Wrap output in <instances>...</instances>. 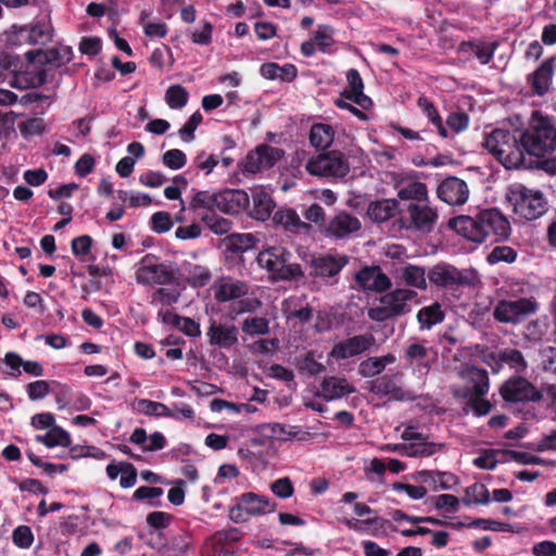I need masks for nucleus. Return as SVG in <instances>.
Here are the masks:
<instances>
[{"label":"nucleus","mask_w":556,"mask_h":556,"mask_svg":"<svg viewBox=\"0 0 556 556\" xmlns=\"http://www.w3.org/2000/svg\"><path fill=\"white\" fill-rule=\"evenodd\" d=\"M452 226L468 240L479 243L489 238L505 240L510 233L509 222L497 208L484 210L475 217L458 216L452 220Z\"/></svg>","instance_id":"f257e3e1"},{"label":"nucleus","mask_w":556,"mask_h":556,"mask_svg":"<svg viewBox=\"0 0 556 556\" xmlns=\"http://www.w3.org/2000/svg\"><path fill=\"white\" fill-rule=\"evenodd\" d=\"M458 377L467 386L463 389H455L454 395L467 399V406L477 416H484L490 413L492 405L483 396L489 391V375L485 369L478 368L470 364H463L457 368Z\"/></svg>","instance_id":"f03ea898"},{"label":"nucleus","mask_w":556,"mask_h":556,"mask_svg":"<svg viewBox=\"0 0 556 556\" xmlns=\"http://www.w3.org/2000/svg\"><path fill=\"white\" fill-rule=\"evenodd\" d=\"M525 152L544 157L556 150V127L553 121L539 111H534L527 127L520 131Z\"/></svg>","instance_id":"7ed1b4c3"},{"label":"nucleus","mask_w":556,"mask_h":556,"mask_svg":"<svg viewBox=\"0 0 556 556\" xmlns=\"http://www.w3.org/2000/svg\"><path fill=\"white\" fill-rule=\"evenodd\" d=\"M485 149L507 169H517L525 165L526 152L521 144L520 131L494 129L486 135Z\"/></svg>","instance_id":"20e7f679"},{"label":"nucleus","mask_w":556,"mask_h":556,"mask_svg":"<svg viewBox=\"0 0 556 556\" xmlns=\"http://www.w3.org/2000/svg\"><path fill=\"white\" fill-rule=\"evenodd\" d=\"M417 292L412 289H390L380 296L379 305L368 308L367 315L378 323L406 315L412 311L410 303L417 302Z\"/></svg>","instance_id":"39448f33"},{"label":"nucleus","mask_w":556,"mask_h":556,"mask_svg":"<svg viewBox=\"0 0 556 556\" xmlns=\"http://www.w3.org/2000/svg\"><path fill=\"white\" fill-rule=\"evenodd\" d=\"M291 254L282 247H270L262 250L256 262L265 269L273 280H298L304 277L301 265L290 262Z\"/></svg>","instance_id":"423d86ee"},{"label":"nucleus","mask_w":556,"mask_h":556,"mask_svg":"<svg viewBox=\"0 0 556 556\" xmlns=\"http://www.w3.org/2000/svg\"><path fill=\"white\" fill-rule=\"evenodd\" d=\"M507 200L511 204L514 213L526 220H534L546 211V201L543 193L523 186L511 188L507 194Z\"/></svg>","instance_id":"0eeeda50"},{"label":"nucleus","mask_w":556,"mask_h":556,"mask_svg":"<svg viewBox=\"0 0 556 556\" xmlns=\"http://www.w3.org/2000/svg\"><path fill=\"white\" fill-rule=\"evenodd\" d=\"M540 304L534 296L500 300L493 308V318L506 325H519L527 317L534 315Z\"/></svg>","instance_id":"6e6552de"},{"label":"nucleus","mask_w":556,"mask_h":556,"mask_svg":"<svg viewBox=\"0 0 556 556\" xmlns=\"http://www.w3.org/2000/svg\"><path fill=\"white\" fill-rule=\"evenodd\" d=\"M277 504L270 498L253 492H247L237 498V504L229 509L233 522L248 521L251 517L262 516L276 510Z\"/></svg>","instance_id":"1a4fd4ad"},{"label":"nucleus","mask_w":556,"mask_h":556,"mask_svg":"<svg viewBox=\"0 0 556 556\" xmlns=\"http://www.w3.org/2000/svg\"><path fill=\"white\" fill-rule=\"evenodd\" d=\"M14 75L10 83L12 87L17 89L35 88L47 81V73L45 70L20 72V59L15 55L2 52L0 53V77Z\"/></svg>","instance_id":"9d476101"},{"label":"nucleus","mask_w":556,"mask_h":556,"mask_svg":"<svg viewBox=\"0 0 556 556\" xmlns=\"http://www.w3.org/2000/svg\"><path fill=\"white\" fill-rule=\"evenodd\" d=\"M428 279L431 283L442 288L475 286L479 276L475 269H457L456 267L439 263L428 270Z\"/></svg>","instance_id":"9b49d317"},{"label":"nucleus","mask_w":556,"mask_h":556,"mask_svg":"<svg viewBox=\"0 0 556 556\" xmlns=\"http://www.w3.org/2000/svg\"><path fill=\"white\" fill-rule=\"evenodd\" d=\"M438 218L437 208L426 200L410 202L400 220L405 229L429 233L434 229Z\"/></svg>","instance_id":"f8f14e48"},{"label":"nucleus","mask_w":556,"mask_h":556,"mask_svg":"<svg viewBox=\"0 0 556 556\" xmlns=\"http://www.w3.org/2000/svg\"><path fill=\"white\" fill-rule=\"evenodd\" d=\"M349 256L343 254H324L309 261V276L320 279L327 286L339 282L341 270L349 264Z\"/></svg>","instance_id":"ddd939ff"},{"label":"nucleus","mask_w":556,"mask_h":556,"mask_svg":"<svg viewBox=\"0 0 556 556\" xmlns=\"http://www.w3.org/2000/svg\"><path fill=\"white\" fill-rule=\"evenodd\" d=\"M306 170L319 177H344L349 170V163L339 151L323 153L312 157L305 165Z\"/></svg>","instance_id":"4468645a"},{"label":"nucleus","mask_w":556,"mask_h":556,"mask_svg":"<svg viewBox=\"0 0 556 556\" xmlns=\"http://www.w3.org/2000/svg\"><path fill=\"white\" fill-rule=\"evenodd\" d=\"M391 275L395 283L404 289L425 291L428 288V271L422 266L407 262L392 264Z\"/></svg>","instance_id":"2eb2a0df"},{"label":"nucleus","mask_w":556,"mask_h":556,"mask_svg":"<svg viewBox=\"0 0 556 556\" xmlns=\"http://www.w3.org/2000/svg\"><path fill=\"white\" fill-rule=\"evenodd\" d=\"M356 289L364 292L383 293L391 289L392 278L378 265H365L354 274Z\"/></svg>","instance_id":"dca6fc26"},{"label":"nucleus","mask_w":556,"mask_h":556,"mask_svg":"<svg viewBox=\"0 0 556 556\" xmlns=\"http://www.w3.org/2000/svg\"><path fill=\"white\" fill-rule=\"evenodd\" d=\"M500 393L507 402H540L543 397L542 392L522 377L507 380Z\"/></svg>","instance_id":"f3484780"},{"label":"nucleus","mask_w":556,"mask_h":556,"mask_svg":"<svg viewBox=\"0 0 556 556\" xmlns=\"http://www.w3.org/2000/svg\"><path fill=\"white\" fill-rule=\"evenodd\" d=\"M136 280L147 286H164L172 283L175 276L165 264L153 263L149 257H144L136 270Z\"/></svg>","instance_id":"a211bd4d"},{"label":"nucleus","mask_w":556,"mask_h":556,"mask_svg":"<svg viewBox=\"0 0 556 556\" xmlns=\"http://www.w3.org/2000/svg\"><path fill=\"white\" fill-rule=\"evenodd\" d=\"M375 344L370 333L358 334L336 343L329 353L334 359H345L368 351Z\"/></svg>","instance_id":"6ab92c4d"},{"label":"nucleus","mask_w":556,"mask_h":556,"mask_svg":"<svg viewBox=\"0 0 556 556\" xmlns=\"http://www.w3.org/2000/svg\"><path fill=\"white\" fill-rule=\"evenodd\" d=\"M283 155L280 149L261 146L255 151L250 152L245 159L244 169L255 174L274 166Z\"/></svg>","instance_id":"aec40b11"},{"label":"nucleus","mask_w":556,"mask_h":556,"mask_svg":"<svg viewBox=\"0 0 556 556\" xmlns=\"http://www.w3.org/2000/svg\"><path fill=\"white\" fill-rule=\"evenodd\" d=\"M437 193L440 200L450 205H463L469 198V188L465 180L451 176L438 186Z\"/></svg>","instance_id":"412c9836"},{"label":"nucleus","mask_w":556,"mask_h":556,"mask_svg":"<svg viewBox=\"0 0 556 556\" xmlns=\"http://www.w3.org/2000/svg\"><path fill=\"white\" fill-rule=\"evenodd\" d=\"M250 198L244 190L225 189L216 193V210L226 214H238L249 205Z\"/></svg>","instance_id":"4be33fe9"},{"label":"nucleus","mask_w":556,"mask_h":556,"mask_svg":"<svg viewBox=\"0 0 556 556\" xmlns=\"http://www.w3.org/2000/svg\"><path fill=\"white\" fill-rule=\"evenodd\" d=\"M206 336L211 345L230 349L238 343L239 329L235 325L222 324L211 319Z\"/></svg>","instance_id":"5701e85b"},{"label":"nucleus","mask_w":556,"mask_h":556,"mask_svg":"<svg viewBox=\"0 0 556 556\" xmlns=\"http://www.w3.org/2000/svg\"><path fill=\"white\" fill-rule=\"evenodd\" d=\"M26 55L33 63L60 67L72 60L73 51L70 47L63 46L35 52L29 51Z\"/></svg>","instance_id":"b1692460"},{"label":"nucleus","mask_w":556,"mask_h":556,"mask_svg":"<svg viewBox=\"0 0 556 556\" xmlns=\"http://www.w3.org/2000/svg\"><path fill=\"white\" fill-rule=\"evenodd\" d=\"M355 391L354 386L346 378L329 376L323 379L317 395L329 402L342 399Z\"/></svg>","instance_id":"393cba45"},{"label":"nucleus","mask_w":556,"mask_h":556,"mask_svg":"<svg viewBox=\"0 0 556 556\" xmlns=\"http://www.w3.org/2000/svg\"><path fill=\"white\" fill-rule=\"evenodd\" d=\"M361 229V222L357 217L346 213L340 212L334 215L326 227L328 236L337 239H343Z\"/></svg>","instance_id":"a878e982"},{"label":"nucleus","mask_w":556,"mask_h":556,"mask_svg":"<svg viewBox=\"0 0 556 556\" xmlns=\"http://www.w3.org/2000/svg\"><path fill=\"white\" fill-rule=\"evenodd\" d=\"M214 295L218 302H228L242 298L248 294L249 286L247 282L231 277H224L214 283Z\"/></svg>","instance_id":"bb28decb"},{"label":"nucleus","mask_w":556,"mask_h":556,"mask_svg":"<svg viewBox=\"0 0 556 556\" xmlns=\"http://www.w3.org/2000/svg\"><path fill=\"white\" fill-rule=\"evenodd\" d=\"M404 357L409 363H416L418 370L428 374L432 364L437 361V352L422 343L414 342L407 345Z\"/></svg>","instance_id":"cd10ccee"},{"label":"nucleus","mask_w":556,"mask_h":556,"mask_svg":"<svg viewBox=\"0 0 556 556\" xmlns=\"http://www.w3.org/2000/svg\"><path fill=\"white\" fill-rule=\"evenodd\" d=\"M349 88L342 92L345 99H349L359 105L363 110H367L371 105V100L364 94V84L358 71L351 68L346 73Z\"/></svg>","instance_id":"c85d7f7f"},{"label":"nucleus","mask_w":556,"mask_h":556,"mask_svg":"<svg viewBox=\"0 0 556 556\" xmlns=\"http://www.w3.org/2000/svg\"><path fill=\"white\" fill-rule=\"evenodd\" d=\"M18 43L43 45L52 39V28L47 23L20 27L15 34Z\"/></svg>","instance_id":"c756f323"},{"label":"nucleus","mask_w":556,"mask_h":556,"mask_svg":"<svg viewBox=\"0 0 556 556\" xmlns=\"http://www.w3.org/2000/svg\"><path fill=\"white\" fill-rule=\"evenodd\" d=\"M399 212V203L394 199L372 201L367 207V215L375 223L388 222Z\"/></svg>","instance_id":"7c9ffc66"},{"label":"nucleus","mask_w":556,"mask_h":556,"mask_svg":"<svg viewBox=\"0 0 556 556\" xmlns=\"http://www.w3.org/2000/svg\"><path fill=\"white\" fill-rule=\"evenodd\" d=\"M253 207L249 212V215L257 220H266L270 217L275 202L273 201L269 193L263 189H254L252 191Z\"/></svg>","instance_id":"2f4dec72"},{"label":"nucleus","mask_w":556,"mask_h":556,"mask_svg":"<svg viewBox=\"0 0 556 556\" xmlns=\"http://www.w3.org/2000/svg\"><path fill=\"white\" fill-rule=\"evenodd\" d=\"M396 361L393 354H387L380 357H368L361 362L358 374L364 378H371L381 374L386 367Z\"/></svg>","instance_id":"473e14b6"},{"label":"nucleus","mask_w":556,"mask_h":556,"mask_svg":"<svg viewBox=\"0 0 556 556\" xmlns=\"http://www.w3.org/2000/svg\"><path fill=\"white\" fill-rule=\"evenodd\" d=\"M334 138V129L328 124H314L309 131L311 144L317 150H326Z\"/></svg>","instance_id":"72a5a7b5"},{"label":"nucleus","mask_w":556,"mask_h":556,"mask_svg":"<svg viewBox=\"0 0 556 556\" xmlns=\"http://www.w3.org/2000/svg\"><path fill=\"white\" fill-rule=\"evenodd\" d=\"M397 197L412 202L428 200V190L425 184L415 180L402 182L397 187Z\"/></svg>","instance_id":"f704fd0d"},{"label":"nucleus","mask_w":556,"mask_h":556,"mask_svg":"<svg viewBox=\"0 0 556 556\" xmlns=\"http://www.w3.org/2000/svg\"><path fill=\"white\" fill-rule=\"evenodd\" d=\"M443 447V444L435 443L428 440V437L425 434L424 440H417L414 442L407 443V457H428L437 452H439Z\"/></svg>","instance_id":"c9c22d12"},{"label":"nucleus","mask_w":556,"mask_h":556,"mask_svg":"<svg viewBox=\"0 0 556 556\" xmlns=\"http://www.w3.org/2000/svg\"><path fill=\"white\" fill-rule=\"evenodd\" d=\"M553 75L552 61H544L532 75V87L538 94H544L551 85Z\"/></svg>","instance_id":"e433bc0d"},{"label":"nucleus","mask_w":556,"mask_h":556,"mask_svg":"<svg viewBox=\"0 0 556 556\" xmlns=\"http://www.w3.org/2000/svg\"><path fill=\"white\" fill-rule=\"evenodd\" d=\"M444 313L439 303L422 307L417 314V320L421 329H430L432 326L442 323Z\"/></svg>","instance_id":"4c0bfd02"},{"label":"nucleus","mask_w":556,"mask_h":556,"mask_svg":"<svg viewBox=\"0 0 556 556\" xmlns=\"http://www.w3.org/2000/svg\"><path fill=\"white\" fill-rule=\"evenodd\" d=\"M273 219L277 225H281L285 229L290 231H299L300 229L308 228V225L302 222L293 210H280L275 213Z\"/></svg>","instance_id":"58836bf2"},{"label":"nucleus","mask_w":556,"mask_h":556,"mask_svg":"<svg viewBox=\"0 0 556 556\" xmlns=\"http://www.w3.org/2000/svg\"><path fill=\"white\" fill-rule=\"evenodd\" d=\"M36 441L45 444L47 447H67L72 443L68 432L60 427H52L46 434L37 435Z\"/></svg>","instance_id":"ea45409f"},{"label":"nucleus","mask_w":556,"mask_h":556,"mask_svg":"<svg viewBox=\"0 0 556 556\" xmlns=\"http://www.w3.org/2000/svg\"><path fill=\"white\" fill-rule=\"evenodd\" d=\"M549 319L547 316L538 317L529 321L525 327V337L529 341L539 342L548 332Z\"/></svg>","instance_id":"a19ab883"},{"label":"nucleus","mask_w":556,"mask_h":556,"mask_svg":"<svg viewBox=\"0 0 556 556\" xmlns=\"http://www.w3.org/2000/svg\"><path fill=\"white\" fill-rule=\"evenodd\" d=\"M490 502V494L486 486L482 483H473L465 490L463 503L465 505H484Z\"/></svg>","instance_id":"79ce46f5"},{"label":"nucleus","mask_w":556,"mask_h":556,"mask_svg":"<svg viewBox=\"0 0 556 556\" xmlns=\"http://www.w3.org/2000/svg\"><path fill=\"white\" fill-rule=\"evenodd\" d=\"M189 99V93L181 85H172L165 92V101L173 110L182 109Z\"/></svg>","instance_id":"37998d69"},{"label":"nucleus","mask_w":556,"mask_h":556,"mask_svg":"<svg viewBox=\"0 0 556 556\" xmlns=\"http://www.w3.org/2000/svg\"><path fill=\"white\" fill-rule=\"evenodd\" d=\"M180 298V292L176 288H159L151 295V305L169 306L176 303Z\"/></svg>","instance_id":"c03bdc74"},{"label":"nucleus","mask_w":556,"mask_h":556,"mask_svg":"<svg viewBox=\"0 0 556 556\" xmlns=\"http://www.w3.org/2000/svg\"><path fill=\"white\" fill-rule=\"evenodd\" d=\"M418 106L428 116L429 121L438 128L439 134L445 138L447 137V130L443 126L441 116L439 115L433 103L425 97H420L417 101Z\"/></svg>","instance_id":"a18cd8bd"},{"label":"nucleus","mask_w":556,"mask_h":556,"mask_svg":"<svg viewBox=\"0 0 556 556\" xmlns=\"http://www.w3.org/2000/svg\"><path fill=\"white\" fill-rule=\"evenodd\" d=\"M498 359L509 365L515 371L522 372L527 368V362L522 353L517 349H505L498 353Z\"/></svg>","instance_id":"49530a36"},{"label":"nucleus","mask_w":556,"mask_h":556,"mask_svg":"<svg viewBox=\"0 0 556 556\" xmlns=\"http://www.w3.org/2000/svg\"><path fill=\"white\" fill-rule=\"evenodd\" d=\"M136 409L147 416H175L166 405L144 399L137 401Z\"/></svg>","instance_id":"de8ad7c7"},{"label":"nucleus","mask_w":556,"mask_h":556,"mask_svg":"<svg viewBox=\"0 0 556 556\" xmlns=\"http://www.w3.org/2000/svg\"><path fill=\"white\" fill-rule=\"evenodd\" d=\"M241 328L248 336H265L269 333V321L264 317H249L242 321Z\"/></svg>","instance_id":"09e8293b"},{"label":"nucleus","mask_w":556,"mask_h":556,"mask_svg":"<svg viewBox=\"0 0 556 556\" xmlns=\"http://www.w3.org/2000/svg\"><path fill=\"white\" fill-rule=\"evenodd\" d=\"M228 248L232 252H245L254 248L256 239L252 233H233L228 238Z\"/></svg>","instance_id":"8fccbe9b"},{"label":"nucleus","mask_w":556,"mask_h":556,"mask_svg":"<svg viewBox=\"0 0 556 556\" xmlns=\"http://www.w3.org/2000/svg\"><path fill=\"white\" fill-rule=\"evenodd\" d=\"M211 278L210 269L201 265H191L186 276V280L192 287H203L210 282Z\"/></svg>","instance_id":"3c124183"},{"label":"nucleus","mask_w":556,"mask_h":556,"mask_svg":"<svg viewBox=\"0 0 556 556\" xmlns=\"http://www.w3.org/2000/svg\"><path fill=\"white\" fill-rule=\"evenodd\" d=\"M202 220L216 235H226L231 230L232 223L213 213L202 216Z\"/></svg>","instance_id":"603ef678"},{"label":"nucleus","mask_w":556,"mask_h":556,"mask_svg":"<svg viewBox=\"0 0 556 556\" xmlns=\"http://www.w3.org/2000/svg\"><path fill=\"white\" fill-rule=\"evenodd\" d=\"M314 41L317 48L323 52H328L329 48L333 45V29L328 25H319L314 33Z\"/></svg>","instance_id":"864d4df0"},{"label":"nucleus","mask_w":556,"mask_h":556,"mask_svg":"<svg viewBox=\"0 0 556 556\" xmlns=\"http://www.w3.org/2000/svg\"><path fill=\"white\" fill-rule=\"evenodd\" d=\"M216 193H210L208 191H198L192 200L190 201L191 210L205 208L211 213L216 210L215 206Z\"/></svg>","instance_id":"5fc2aeb1"},{"label":"nucleus","mask_w":556,"mask_h":556,"mask_svg":"<svg viewBox=\"0 0 556 556\" xmlns=\"http://www.w3.org/2000/svg\"><path fill=\"white\" fill-rule=\"evenodd\" d=\"M162 161L168 168L177 170L186 165L187 156L181 150L172 149L163 154Z\"/></svg>","instance_id":"6e6d98bb"},{"label":"nucleus","mask_w":556,"mask_h":556,"mask_svg":"<svg viewBox=\"0 0 556 556\" xmlns=\"http://www.w3.org/2000/svg\"><path fill=\"white\" fill-rule=\"evenodd\" d=\"M490 264L500 262L513 263L516 260V252L510 247H496L486 257Z\"/></svg>","instance_id":"4d7b16f0"},{"label":"nucleus","mask_w":556,"mask_h":556,"mask_svg":"<svg viewBox=\"0 0 556 556\" xmlns=\"http://www.w3.org/2000/svg\"><path fill=\"white\" fill-rule=\"evenodd\" d=\"M371 391L379 395H397L400 389L388 376H382L372 382Z\"/></svg>","instance_id":"13d9d810"},{"label":"nucleus","mask_w":556,"mask_h":556,"mask_svg":"<svg viewBox=\"0 0 556 556\" xmlns=\"http://www.w3.org/2000/svg\"><path fill=\"white\" fill-rule=\"evenodd\" d=\"M271 492L279 498H289L294 493L292 481L288 477L279 478L270 484Z\"/></svg>","instance_id":"bf43d9fd"},{"label":"nucleus","mask_w":556,"mask_h":556,"mask_svg":"<svg viewBox=\"0 0 556 556\" xmlns=\"http://www.w3.org/2000/svg\"><path fill=\"white\" fill-rule=\"evenodd\" d=\"M26 392L29 400L38 401L50 393V384L46 380H36L26 386Z\"/></svg>","instance_id":"052dcab7"},{"label":"nucleus","mask_w":556,"mask_h":556,"mask_svg":"<svg viewBox=\"0 0 556 556\" xmlns=\"http://www.w3.org/2000/svg\"><path fill=\"white\" fill-rule=\"evenodd\" d=\"M202 118L203 117L200 112H194L189 117L187 123L179 130V135L184 141L190 142L194 139V131L202 122Z\"/></svg>","instance_id":"680f3d73"},{"label":"nucleus","mask_w":556,"mask_h":556,"mask_svg":"<svg viewBox=\"0 0 556 556\" xmlns=\"http://www.w3.org/2000/svg\"><path fill=\"white\" fill-rule=\"evenodd\" d=\"M299 369L309 375H318L325 370V366L317 362L312 353H307L298 362Z\"/></svg>","instance_id":"e2e57ef3"},{"label":"nucleus","mask_w":556,"mask_h":556,"mask_svg":"<svg viewBox=\"0 0 556 556\" xmlns=\"http://www.w3.org/2000/svg\"><path fill=\"white\" fill-rule=\"evenodd\" d=\"M434 506L437 509L456 513L459 507V500L452 494H441L434 497Z\"/></svg>","instance_id":"0e129e2a"},{"label":"nucleus","mask_w":556,"mask_h":556,"mask_svg":"<svg viewBox=\"0 0 556 556\" xmlns=\"http://www.w3.org/2000/svg\"><path fill=\"white\" fill-rule=\"evenodd\" d=\"M541 367L544 371L556 374V348L546 346L540 351Z\"/></svg>","instance_id":"69168bd1"},{"label":"nucleus","mask_w":556,"mask_h":556,"mask_svg":"<svg viewBox=\"0 0 556 556\" xmlns=\"http://www.w3.org/2000/svg\"><path fill=\"white\" fill-rule=\"evenodd\" d=\"M34 536L27 526H20L13 531V542L21 548H27L33 544Z\"/></svg>","instance_id":"338daca9"},{"label":"nucleus","mask_w":556,"mask_h":556,"mask_svg":"<svg viewBox=\"0 0 556 556\" xmlns=\"http://www.w3.org/2000/svg\"><path fill=\"white\" fill-rule=\"evenodd\" d=\"M152 229L159 233L168 231L173 223L170 220V215L166 212H157L151 217Z\"/></svg>","instance_id":"774afa93"}]
</instances>
